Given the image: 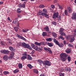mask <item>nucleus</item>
Returning <instances> with one entry per match:
<instances>
[{
	"label": "nucleus",
	"mask_w": 76,
	"mask_h": 76,
	"mask_svg": "<svg viewBox=\"0 0 76 76\" xmlns=\"http://www.w3.org/2000/svg\"><path fill=\"white\" fill-rule=\"evenodd\" d=\"M45 44L50 47H51L53 46V44L52 43H50L49 42H46Z\"/></svg>",
	"instance_id": "9b49d317"
},
{
	"label": "nucleus",
	"mask_w": 76,
	"mask_h": 76,
	"mask_svg": "<svg viewBox=\"0 0 76 76\" xmlns=\"http://www.w3.org/2000/svg\"><path fill=\"white\" fill-rule=\"evenodd\" d=\"M44 49L46 51H49V53L50 54H52V51L51 50L50 48H44Z\"/></svg>",
	"instance_id": "0eeeda50"
},
{
	"label": "nucleus",
	"mask_w": 76,
	"mask_h": 76,
	"mask_svg": "<svg viewBox=\"0 0 76 76\" xmlns=\"http://www.w3.org/2000/svg\"><path fill=\"white\" fill-rule=\"evenodd\" d=\"M52 23L54 25H57V23L56 22H52Z\"/></svg>",
	"instance_id": "de8ad7c7"
},
{
	"label": "nucleus",
	"mask_w": 76,
	"mask_h": 76,
	"mask_svg": "<svg viewBox=\"0 0 76 76\" xmlns=\"http://www.w3.org/2000/svg\"><path fill=\"white\" fill-rule=\"evenodd\" d=\"M28 60H32V58L30 55H28Z\"/></svg>",
	"instance_id": "dca6fc26"
},
{
	"label": "nucleus",
	"mask_w": 76,
	"mask_h": 76,
	"mask_svg": "<svg viewBox=\"0 0 76 76\" xmlns=\"http://www.w3.org/2000/svg\"><path fill=\"white\" fill-rule=\"evenodd\" d=\"M59 47H64V45L63 44H61V45L59 44L58 45Z\"/></svg>",
	"instance_id": "4c0bfd02"
},
{
	"label": "nucleus",
	"mask_w": 76,
	"mask_h": 76,
	"mask_svg": "<svg viewBox=\"0 0 76 76\" xmlns=\"http://www.w3.org/2000/svg\"><path fill=\"white\" fill-rule=\"evenodd\" d=\"M64 73H61V72L59 73V76H64Z\"/></svg>",
	"instance_id": "e433bc0d"
},
{
	"label": "nucleus",
	"mask_w": 76,
	"mask_h": 76,
	"mask_svg": "<svg viewBox=\"0 0 76 76\" xmlns=\"http://www.w3.org/2000/svg\"><path fill=\"white\" fill-rule=\"evenodd\" d=\"M65 14L67 15V10H65Z\"/></svg>",
	"instance_id": "680f3d73"
},
{
	"label": "nucleus",
	"mask_w": 76,
	"mask_h": 76,
	"mask_svg": "<svg viewBox=\"0 0 76 76\" xmlns=\"http://www.w3.org/2000/svg\"><path fill=\"white\" fill-rule=\"evenodd\" d=\"M37 62L38 63H39L40 64L43 63L44 66H45V67L47 65L48 66H51V62L47 60H45L43 62L40 59H39L37 60Z\"/></svg>",
	"instance_id": "f257e3e1"
},
{
	"label": "nucleus",
	"mask_w": 76,
	"mask_h": 76,
	"mask_svg": "<svg viewBox=\"0 0 76 76\" xmlns=\"http://www.w3.org/2000/svg\"><path fill=\"white\" fill-rule=\"evenodd\" d=\"M63 31H64V29L62 28H61L59 30V32L62 36H66V34L63 32Z\"/></svg>",
	"instance_id": "20e7f679"
},
{
	"label": "nucleus",
	"mask_w": 76,
	"mask_h": 76,
	"mask_svg": "<svg viewBox=\"0 0 76 76\" xmlns=\"http://www.w3.org/2000/svg\"><path fill=\"white\" fill-rule=\"evenodd\" d=\"M3 73L4 75H8L9 74V72L8 71H4L3 72Z\"/></svg>",
	"instance_id": "393cba45"
},
{
	"label": "nucleus",
	"mask_w": 76,
	"mask_h": 76,
	"mask_svg": "<svg viewBox=\"0 0 76 76\" xmlns=\"http://www.w3.org/2000/svg\"><path fill=\"white\" fill-rule=\"evenodd\" d=\"M0 52L2 54H8L10 51L7 50H2L0 51Z\"/></svg>",
	"instance_id": "423d86ee"
},
{
	"label": "nucleus",
	"mask_w": 76,
	"mask_h": 76,
	"mask_svg": "<svg viewBox=\"0 0 76 76\" xmlns=\"http://www.w3.org/2000/svg\"><path fill=\"white\" fill-rule=\"evenodd\" d=\"M31 46L33 48H34H34H35V45L33 44L32 45H31Z\"/></svg>",
	"instance_id": "864d4df0"
},
{
	"label": "nucleus",
	"mask_w": 76,
	"mask_h": 76,
	"mask_svg": "<svg viewBox=\"0 0 76 76\" xmlns=\"http://www.w3.org/2000/svg\"><path fill=\"white\" fill-rule=\"evenodd\" d=\"M13 38L14 39V40H16V38L15 37H14Z\"/></svg>",
	"instance_id": "69168bd1"
},
{
	"label": "nucleus",
	"mask_w": 76,
	"mask_h": 76,
	"mask_svg": "<svg viewBox=\"0 0 76 76\" xmlns=\"http://www.w3.org/2000/svg\"><path fill=\"white\" fill-rule=\"evenodd\" d=\"M13 56H10L9 57V58H10L11 59H12V58H13Z\"/></svg>",
	"instance_id": "bf43d9fd"
},
{
	"label": "nucleus",
	"mask_w": 76,
	"mask_h": 76,
	"mask_svg": "<svg viewBox=\"0 0 76 76\" xmlns=\"http://www.w3.org/2000/svg\"><path fill=\"white\" fill-rule=\"evenodd\" d=\"M42 12L41 11H39V13H37L38 15L39 16L40 15H42Z\"/></svg>",
	"instance_id": "a878e982"
},
{
	"label": "nucleus",
	"mask_w": 76,
	"mask_h": 76,
	"mask_svg": "<svg viewBox=\"0 0 76 76\" xmlns=\"http://www.w3.org/2000/svg\"><path fill=\"white\" fill-rule=\"evenodd\" d=\"M28 31H29V29H26V30L23 29L22 32H28Z\"/></svg>",
	"instance_id": "2f4dec72"
},
{
	"label": "nucleus",
	"mask_w": 76,
	"mask_h": 76,
	"mask_svg": "<svg viewBox=\"0 0 76 76\" xmlns=\"http://www.w3.org/2000/svg\"><path fill=\"white\" fill-rule=\"evenodd\" d=\"M74 32L75 33H76V29H75L74 30Z\"/></svg>",
	"instance_id": "338daca9"
},
{
	"label": "nucleus",
	"mask_w": 76,
	"mask_h": 76,
	"mask_svg": "<svg viewBox=\"0 0 76 76\" xmlns=\"http://www.w3.org/2000/svg\"><path fill=\"white\" fill-rule=\"evenodd\" d=\"M68 45V47H73V45L70 44H69Z\"/></svg>",
	"instance_id": "09e8293b"
},
{
	"label": "nucleus",
	"mask_w": 76,
	"mask_h": 76,
	"mask_svg": "<svg viewBox=\"0 0 76 76\" xmlns=\"http://www.w3.org/2000/svg\"><path fill=\"white\" fill-rule=\"evenodd\" d=\"M18 67L20 69L22 68V64H18Z\"/></svg>",
	"instance_id": "bb28decb"
},
{
	"label": "nucleus",
	"mask_w": 76,
	"mask_h": 76,
	"mask_svg": "<svg viewBox=\"0 0 76 76\" xmlns=\"http://www.w3.org/2000/svg\"><path fill=\"white\" fill-rule=\"evenodd\" d=\"M12 23L15 24L16 25H17V26H19V23L18 22V20L17 18H16L15 19L13 20Z\"/></svg>",
	"instance_id": "39448f33"
},
{
	"label": "nucleus",
	"mask_w": 76,
	"mask_h": 76,
	"mask_svg": "<svg viewBox=\"0 0 76 76\" xmlns=\"http://www.w3.org/2000/svg\"><path fill=\"white\" fill-rule=\"evenodd\" d=\"M22 47H24L25 48H28L29 50H32V48L31 47V46L23 42L22 43Z\"/></svg>",
	"instance_id": "7ed1b4c3"
},
{
	"label": "nucleus",
	"mask_w": 76,
	"mask_h": 76,
	"mask_svg": "<svg viewBox=\"0 0 76 76\" xmlns=\"http://www.w3.org/2000/svg\"><path fill=\"white\" fill-rule=\"evenodd\" d=\"M72 19L74 20L76 19V13H73L72 14Z\"/></svg>",
	"instance_id": "1a4fd4ad"
},
{
	"label": "nucleus",
	"mask_w": 76,
	"mask_h": 76,
	"mask_svg": "<svg viewBox=\"0 0 76 76\" xmlns=\"http://www.w3.org/2000/svg\"><path fill=\"white\" fill-rule=\"evenodd\" d=\"M45 13H45V12H43L42 13V16H45Z\"/></svg>",
	"instance_id": "4d7b16f0"
},
{
	"label": "nucleus",
	"mask_w": 76,
	"mask_h": 76,
	"mask_svg": "<svg viewBox=\"0 0 76 76\" xmlns=\"http://www.w3.org/2000/svg\"><path fill=\"white\" fill-rule=\"evenodd\" d=\"M43 12H45L46 13H47V10L46 9H43Z\"/></svg>",
	"instance_id": "49530a36"
},
{
	"label": "nucleus",
	"mask_w": 76,
	"mask_h": 76,
	"mask_svg": "<svg viewBox=\"0 0 76 76\" xmlns=\"http://www.w3.org/2000/svg\"><path fill=\"white\" fill-rule=\"evenodd\" d=\"M17 11V12L18 13H20L21 12V10L20 11Z\"/></svg>",
	"instance_id": "0e129e2a"
},
{
	"label": "nucleus",
	"mask_w": 76,
	"mask_h": 76,
	"mask_svg": "<svg viewBox=\"0 0 76 76\" xmlns=\"http://www.w3.org/2000/svg\"><path fill=\"white\" fill-rule=\"evenodd\" d=\"M51 7L52 8V9H54V8H55V6L54 5H51Z\"/></svg>",
	"instance_id": "3c124183"
},
{
	"label": "nucleus",
	"mask_w": 76,
	"mask_h": 76,
	"mask_svg": "<svg viewBox=\"0 0 76 76\" xmlns=\"http://www.w3.org/2000/svg\"><path fill=\"white\" fill-rule=\"evenodd\" d=\"M26 58V57L25 56H23L21 57V60H25Z\"/></svg>",
	"instance_id": "c9c22d12"
},
{
	"label": "nucleus",
	"mask_w": 76,
	"mask_h": 76,
	"mask_svg": "<svg viewBox=\"0 0 76 76\" xmlns=\"http://www.w3.org/2000/svg\"><path fill=\"white\" fill-rule=\"evenodd\" d=\"M58 6L60 9H63V8L61 7V6L60 5H58Z\"/></svg>",
	"instance_id": "13d9d810"
},
{
	"label": "nucleus",
	"mask_w": 76,
	"mask_h": 76,
	"mask_svg": "<svg viewBox=\"0 0 76 76\" xmlns=\"http://www.w3.org/2000/svg\"><path fill=\"white\" fill-rule=\"evenodd\" d=\"M34 53H35V50H33L32 51L31 53V54H34Z\"/></svg>",
	"instance_id": "5fc2aeb1"
},
{
	"label": "nucleus",
	"mask_w": 76,
	"mask_h": 76,
	"mask_svg": "<svg viewBox=\"0 0 76 76\" xmlns=\"http://www.w3.org/2000/svg\"><path fill=\"white\" fill-rule=\"evenodd\" d=\"M44 7H45V6L43 4H41L40 5L39 8H44Z\"/></svg>",
	"instance_id": "f704fd0d"
},
{
	"label": "nucleus",
	"mask_w": 76,
	"mask_h": 76,
	"mask_svg": "<svg viewBox=\"0 0 76 76\" xmlns=\"http://www.w3.org/2000/svg\"><path fill=\"white\" fill-rule=\"evenodd\" d=\"M53 42H55L57 45H58L60 43H59V42L56 39H53Z\"/></svg>",
	"instance_id": "4468645a"
},
{
	"label": "nucleus",
	"mask_w": 76,
	"mask_h": 76,
	"mask_svg": "<svg viewBox=\"0 0 76 76\" xmlns=\"http://www.w3.org/2000/svg\"><path fill=\"white\" fill-rule=\"evenodd\" d=\"M45 18H49V17H48V15L47 13H46L45 14Z\"/></svg>",
	"instance_id": "79ce46f5"
},
{
	"label": "nucleus",
	"mask_w": 76,
	"mask_h": 76,
	"mask_svg": "<svg viewBox=\"0 0 76 76\" xmlns=\"http://www.w3.org/2000/svg\"><path fill=\"white\" fill-rule=\"evenodd\" d=\"M3 4V2L1 1H0V4Z\"/></svg>",
	"instance_id": "e2e57ef3"
},
{
	"label": "nucleus",
	"mask_w": 76,
	"mask_h": 76,
	"mask_svg": "<svg viewBox=\"0 0 76 76\" xmlns=\"http://www.w3.org/2000/svg\"><path fill=\"white\" fill-rule=\"evenodd\" d=\"M14 30L15 31H16V32H17V31H18V29H19V28H18V27H14Z\"/></svg>",
	"instance_id": "c756f323"
},
{
	"label": "nucleus",
	"mask_w": 76,
	"mask_h": 76,
	"mask_svg": "<svg viewBox=\"0 0 76 76\" xmlns=\"http://www.w3.org/2000/svg\"><path fill=\"white\" fill-rule=\"evenodd\" d=\"M27 66L28 67L30 68V69H32V67H33V66L31 65V64H27Z\"/></svg>",
	"instance_id": "cd10ccee"
},
{
	"label": "nucleus",
	"mask_w": 76,
	"mask_h": 76,
	"mask_svg": "<svg viewBox=\"0 0 76 76\" xmlns=\"http://www.w3.org/2000/svg\"><path fill=\"white\" fill-rule=\"evenodd\" d=\"M71 38V36H70L69 35H68L67 37V39H69Z\"/></svg>",
	"instance_id": "a18cd8bd"
},
{
	"label": "nucleus",
	"mask_w": 76,
	"mask_h": 76,
	"mask_svg": "<svg viewBox=\"0 0 76 76\" xmlns=\"http://www.w3.org/2000/svg\"><path fill=\"white\" fill-rule=\"evenodd\" d=\"M71 68H69L67 69V71H71Z\"/></svg>",
	"instance_id": "052dcab7"
},
{
	"label": "nucleus",
	"mask_w": 76,
	"mask_h": 76,
	"mask_svg": "<svg viewBox=\"0 0 76 76\" xmlns=\"http://www.w3.org/2000/svg\"><path fill=\"white\" fill-rule=\"evenodd\" d=\"M33 71L35 73H36V74H38V71L36 69H33Z\"/></svg>",
	"instance_id": "6ab92c4d"
},
{
	"label": "nucleus",
	"mask_w": 76,
	"mask_h": 76,
	"mask_svg": "<svg viewBox=\"0 0 76 76\" xmlns=\"http://www.w3.org/2000/svg\"><path fill=\"white\" fill-rule=\"evenodd\" d=\"M16 36L17 37H18V38H20V39H23V40H24V41H26V39L20 35H19L18 34H17V35H16Z\"/></svg>",
	"instance_id": "9d476101"
},
{
	"label": "nucleus",
	"mask_w": 76,
	"mask_h": 76,
	"mask_svg": "<svg viewBox=\"0 0 76 76\" xmlns=\"http://www.w3.org/2000/svg\"><path fill=\"white\" fill-rule=\"evenodd\" d=\"M9 49L10 51H15L16 50L12 46H10L9 47Z\"/></svg>",
	"instance_id": "2eb2a0df"
},
{
	"label": "nucleus",
	"mask_w": 76,
	"mask_h": 76,
	"mask_svg": "<svg viewBox=\"0 0 76 76\" xmlns=\"http://www.w3.org/2000/svg\"><path fill=\"white\" fill-rule=\"evenodd\" d=\"M22 8H25V4H23L21 6Z\"/></svg>",
	"instance_id": "37998d69"
},
{
	"label": "nucleus",
	"mask_w": 76,
	"mask_h": 76,
	"mask_svg": "<svg viewBox=\"0 0 76 76\" xmlns=\"http://www.w3.org/2000/svg\"><path fill=\"white\" fill-rule=\"evenodd\" d=\"M0 44L3 46H4L5 45V44H6V42H4L1 41L0 42Z\"/></svg>",
	"instance_id": "aec40b11"
},
{
	"label": "nucleus",
	"mask_w": 76,
	"mask_h": 76,
	"mask_svg": "<svg viewBox=\"0 0 76 76\" xmlns=\"http://www.w3.org/2000/svg\"><path fill=\"white\" fill-rule=\"evenodd\" d=\"M52 35L55 38H56L57 37V34H56V33L54 32H52Z\"/></svg>",
	"instance_id": "a211bd4d"
},
{
	"label": "nucleus",
	"mask_w": 76,
	"mask_h": 76,
	"mask_svg": "<svg viewBox=\"0 0 76 76\" xmlns=\"http://www.w3.org/2000/svg\"><path fill=\"white\" fill-rule=\"evenodd\" d=\"M75 38H74V37H72L71 39L70 40V42H73L74 41H75Z\"/></svg>",
	"instance_id": "5701e85b"
},
{
	"label": "nucleus",
	"mask_w": 76,
	"mask_h": 76,
	"mask_svg": "<svg viewBox=\"0 0 76 76\" xmlns=\"http://www.w3.org/2000/svg\"><path fill=\"white\" fill-rule=\"evenodd\" d=\"M22 4H19L18 5L19 7H20V8H21V7H22Z\"/></svg>",
	"instance_id": "603ef678"
},
{
	"label": "nucleus",
	"mask_w": 76,
	"mask_h": 76,
	"mask_svg": "<svg viewBox=\"0 0 76 76\" xmlns=\"http://www.w3.org/2000/svg\"><path fill=\"white\" fill-rule=\"evenodd\" d=\"M44 29H45L46 31L47 32H50V31H49V28H48V27L46 26L44 28Z\"/></svg>",
	"instance_id": "4be33fe9"
},
{
	"label": "nucleus",
	"mask_w": 76,
	"mask_h": 76,
	"mask_svg": "<svg viewBox=\"0 0 76 76\" xmlns=\"http://www.w3.org/2000/svg\"><path fill=\"white\" fill-rule=\"evenodd\" d=\"M38 48V46H37V45H35L34 49L35 50H36V51H37Z\"/></svg>",
	"instance_id": "58836bf2"
},
{
	"label": "nucleus",
	"mask_w": 76,
	"mask_h": 76,
	"mask_svg": "<svg viewBox=\"0 0 76 76\" xmlns=\"http://www.w3.org/2000/svg\"><path fill=\"white\" fill-rule=\"evenodd\" d=\"M59 38H61V39H62V40H64V38L62 36H60L59 37Z\"/></svg>",
	"instance_id": "ea45409f"
},
{
	"label": "nucleus",
	"mask_w": 76,
	"mask_h": 76,
	"mask_svg": "<svg viewBox=\"0 0 76 76\" xmlns=\"http://www.w3.org/2000/svg\"><path fill=\"white\" fill-rule=\"evenodd\" d=\"M42 35L43 36H46L47 35V34L46 32H43Z\"/></svg>",
	"instance_id": "473e14b6"
},
{
	"label": "nucleus",
	"mask_w": 76,
	"mask_h": 76,
	"mask_svg": "<svg viewBox=\"0 0 76 76\" xmlns=\"http://www.w3.org/2000/svg\"><path fill=\"white\" fill-rule=\"evenodd\" d=\"M14 53L13 52H11V56H14Z\"/></svg>",
	"instance_id": "6e6d98bb"
},
{
	"label": "nucleus",
	"mask_w": 76,
	"mask_h": 76,
	"mask_svg": "<svg viewBox=\"0 0 76 76\" xmlns=\"http://www.w3.org/2000/svg\"><path fill=\"white\" fill-rule=\"evenodd\" d=\"M67 60L68 61V63H69L70 61H71V58L70 56H69L67 57Z\"/></svg>",
	"instance_id": "412c9836"
},
{
	"label": "nucleus",
	"mask_w": 76,
	"mask_h": 76,
	"mask_svg": "<svg viewBox=\"0 0 76 76\" xmlns=\"http://www.w3.org/2000/svg\"><path fill=\"white\" fill-rule=\"evenodd\" d=\"M60 58L62 61H65L67 58V54L65 53H61L60 55Z\"/></svg>",
	"instance_id": "f03ea898"
},
{
	"label": "nucleus",
	"mask_w": 76,
	"mask_h": 76,
	"mask_svg": "<svg viewBox=\"0 0 76 76\" xmlns=\"http://www.w3.org/2000/svg\"><path fill=\"white\" fill-rule=\"evenodd\" d=\"M58 16V12H57L56 13H55L53 15V19H56Z\"/></svg>",
	"instance_id": "6e6552de"
},
{
	"label": "nucleus",
	"mask_w": 76,
	"mask_h": 76,
	"mask_svg": "<svg viewBox=\"0 0 76 76\" xmlns=\"http://www.w3.org/2000/svg\"><path fill=\"white\" fill-rule=\"evenodd\" d=\"M58 18V20H61V16L60 15L58 16L57 17Z\"/></svg>",
	"instance_id": "8fccbe9b"
},
{
	"label": "nucleus",
	"mask_w": 76,
	"mask_h": 76,
	"mask_svg": "<svg viewBox=\"0 0 76 76\" xmlns=\"http://www.w3.org/2000/svg\"><path fill=\"white\" fill-rule=\"evenodd\" d=\"M67 11L69 12V13H71L72 12L73 10L71 9V8H70V7H68L67 8Z\"/></svg>",
	"instance_id": "f8f14e48"
},
{
	"label": "nucleus",
	"mask_w": 76,
	"mask_h": 76,
	"mask_svg": "<svg viewBox=\"0 0 76 76\" xmlns=\"http://www.w3.org/2000/svg\"><path fill=\"white\" fill-rule=\"evenodd\" d=\"M3 59L5 61H7V60H8V56L7 55L4 56H3Z\"/></svg>",
	"instance_id": "ddd939ff"
},
{
	"label": "nucleus",
	"mask_w": 76,
	"mask_h": 76,
	"mask_svg": "<svg viewBox=\"0 0 76 76\" xmlns=\"http://www.w3.org/2000/svg\"><path fill=\"white\" fill-rule=\"evenodd\" d=\"M18 45V46H22V43L21 42H19L17 44Z\"/></svg>",
	"instance_id": "72a5a7b5"
},
{
	"label": "nucleus",
	"mask_w": 76,
	"mask_h": 76,
	"mask_svg": "<svg viewBox=\"0 0 76 76\" xmlns=\"http://www.w3.org/2000/svg\"><path fill=\"white\" fill-rule=\"evenodd\" d=\"M71 51L70 49H68L67 51V53L69 54L70 53V52Z\"/></svg>",
	"instance_id": "a19ab883"
},
{
	"label": "nucleus",
	"mask_w": 76,
	"mask_h": 76,
	"mask_svg": "<svg viewBox=\"0 0 76 76\" xmlns=\"http://www.w3.org/2000/svg\"><path fill=\"white\" fill-rule=\"evenodd\" d=\"M40 76H45L44 75V74H41Z\"/></svg>",
	"instance_id": "774afa93"
},
{
	"label": "nucleus",
	"mask_w": 76,
	"mask_h": 76,
	"mask_svg": "<svg viewBox=\"0 0 76 76\" xmlns=\"http://www.w3.org/2000/svg\"><path fill=\"white\" fill-rule=\"evenodd\" d=\"M35 44L37 45H38L39 46H40L41 45V42L39 43L37 42H36L34 43Z\"/></svg>",
	"instance_id": "f3484780"
},
{
	"label": "nucleus",
	"mask_w": 76,
	"mask_h": 76,
	"mask_svg": "<svg viewBox=\"0 0 76 76\" xmlns=\"http://www.w3.org/2000/svg\"><path fill=\"white\" fill-rule=\"evenodd\" d=\"M23 55L24 56H25V57H26V56H27V53L25 52L23 53Z\"/></svg>",
	"instance_id": "c03bdc74"
},
{
	"label": "nucleus",
	"mask_w": 76,
	"mask_h": 76,
	"mask_svg": "<svg viewBox=\"0 0 76 76\" xmlns=\"http://www.w3.org/2000/svg\"><path fill=\"white\" fill-rule=\"evenodd\" d=\"M42 50V48H38V49H37V50L38 51H39V52H40V51H41Z\"/></svg>",
	"instance_id": "c85d7f7f"
},
{
	"label": "nucleus",
	"mask_w": 76,
	"mask_h": 76,
	"mask_svg": "<svg viewBox=\"0 0 76 76\" xmlns=\"http://www.w3.org/2000/svg\"><path fill=\"white\" fill-rule=\"evenodd\" d=\"M46 40L47 41L50 42V41H52V39L51 38H48L46 39Z\"/></svg>",
	"instance_id": "b1692460"
},
{
	"label": "nucleus",
	"mask_w": 76,
	"mask_h": 76,
	"mask_svg": "<svg viewBox=\"0 0 76 76\" xmlns=\"http://www.w3.org/2000/svg\"><path fill=\"white\" fill-rule=\"evenodd\" d=\"M14 73H18L19 72V69H16L14 70L13 72Z\"/></svg>",
	"instance_id": "7c9ffc66"
}]
</instances>
